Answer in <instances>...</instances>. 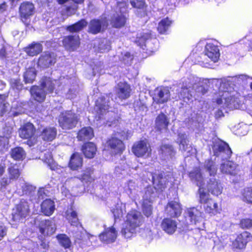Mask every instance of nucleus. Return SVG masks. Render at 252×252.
<instances>
[{"instance_id": "obj_57", "label": "nucleus", "mask_w": 252, "mask_h": 252, "mask_svg": "<svg viewBox=\"0 0 252 252\" xmlns=\"http://www.w3.org/2000/svg\"><path fill=\"white\" fill-rule=\"evenodd\" d=\"M7 52L5 46L0 49V59L3 60L7 58Z\"/></svg>"}, {"instance_id": "obj_44", "label": "nucleus", "mask_w": 252, "mask_h": 252, "mask_svg": "<svg viewBox=\"0 0 252 252\" xmlns=\"http://www.w3.org/2000/svg\"><path fill=\"white\" fill-rule=\"evenodd\" d=\"M10 180H16L21 175V171L16 164L11 163L7 168Z\"/></svg>"}, {"instance_id": "obj_49", "label": "nucleus", "mask_w": 252, "mask_h": 252, "mask_svg": "<svg viewBox=\"0 0 252 252\" xmlns=\"http://www.w3.org/2000/svg\"><path fill=\"white\" fill-rule=\"evenodd\" d=\"M242 195L243 200L252 204V186L245 188Z\"/></svg>"}, {"instance_id": "obj_14", "label": "nucleus", "mask_w": 252, "mask_h": 252, "mask_svg": "<svg viewBox=\"0 0 252 252\" xmlns=\"http://www.w3.org/2000/svg\"><path fill=\"white\" fill-rule=\"evenodd\" d=\"M252 241V234L248 231H244L237 235L233 242L232 245L234 248L241 250L245 248L247 244Z\"/></svg>"}, {"instance_id": "obj_58", "label": "nucleus", "mask_w": 252, "mask_h": 252, "mask_svg": "<svg viewBox=\"0 0 252 252\" xmlns=\"http://www.w3.org/2000/svg\"><path fill=\"white\" fill-rule=\"evenodd\" d=\"M53 159H54L53 158V157L51 155L47 154V155H45L43 159V162L47 165L49 162H50L51 161H52Z\"/></svg>"}, {"instance_id": "obj_20", "label": "nucleus", "mask_w": 252, "mask_h": 252, "mask_svg": "<svg viewBox=\"0 0 252 252\" xmlns=\"http://www.w3.org/2000/svg\"><path fill=\"white\" fill-rule=\"evenodd\" d=\"M30 93L33 100L36 102L41 103L46 99V93L40 86H32L30 89Z\"/></svg>"}, {"instance_id": "obj_32", "label": "nucleus", "mask_w": 252, "mask_h": 252, "mask_svg": "<svg viewBox=\"0 0 252 252\" xmlns=\"http://www.w3.org/2000/svg\"><path fill=\"white\" fill-rule=\"evenodd\" d=\"M205 55L214 62H216L220 57V52L218 46L213 43L207 44L205 46Z\"/></svg>"}, {"instance_id": "obj_45", "label": "nucleus", "mask_w": 252, "mask_h": 252, "mask_svg": "<svg viewBox=\"0 0 252 252\" xmlns=\"http://www.w3.org/2000/svg\"><path fill=\"white\" fill-rule=\"evenodd\" d=\"M56 238L60 245L64 249H69L71 247V242L65 234H59Z\"/></svg>"}, {"instance_id": "obj_16", "label": "nucleus", "mask_w": 252, "mask_h": 252, "mask_svg": "<svg viewBox=\"0 0 252 252\" xmlns=\"http://www.w3.org/2000/svg\"><path fill=\"white\" fill-rule=\"evenodd\" d=\"M152 180L154 188L157 191L159 192L164 190L168 183L163 171L160 172L156 176H153Z\"/></svg>"}, {"instance_id": "obj_26", "label": "nucleus", "mask_w": 252, "mask_h": 252, "mask_svg": "<svg viewBox=\"0 0 252 252\" xmlns=\"http://www.w3.org/2000/svg\"><path fill=\"white\" fill-rule=\"evenodd\" d=\"M55 210V202L51 199L47 198L44 200L40 205V211L45 216H51L54 213Z\"/></svg>"}, {"instance_id": "obj_3", "label": "nucleus", "mask_w": 252, "mask_h": 252, "mask_svg": "<svg viewBox=\"0 0 252 252\" xmlns=\"http://www.w3.org/2000/svg\"><path fill=\"white\" fill-rule=\"evenodd\" d=\"M117 134L123 135L120 132L113 133L103 144V151L108 152L112 157L121 156L126 150L124 142L117 137Z\"/></svg>"}, {"instance_id": "obj_39", "label": "nucleus", "mask_w": 252, "mask_h": 252, "mask_svg": "<svg viewBox=\"0 0 252 252\" xmlns=\"http://www.w3.org/2000/svg\"><path fill=\"white\" fill-rule=\"evenodd\" d=\"M94 169L92 167H86L82 171V173L78 177V179L83 183H92L94 181L92 177Z\"/></svg>"}, {"instance_id": "obj_46", "label": "nucleus", "mask_w": 252, "mask_h": 252, "mask_svg": "<svg viewBox=\"0 0 252 252\" xmlns=\"http://www.w3.org/2000/svg\"><path fill=\"white\" fill-rule=\"evenodd\" d=\"M36 71L32 68H29L24 75V81L26 83H32L35 79Z\"/></svg>"}, {"instance_id": "obj_13", "label": "nucleus", "mask_w": 252, "mask_h": 252, "mask_svg": "<svg viewBox=\"0 0 252 252\" xmlns=\"http://www.w3.org/2000/svg\"><path fill=\"white\" fill-rule=\"evenodd\" d=\"M170 96L169 90L164 87H158L154 91L153 102L157 104H164L169 100Z\"/></svg>"}, {"instance_id": "obj_43", "label": "nucleus", "mask_w": 252, "mask_h": 252, "mask_svg": "<svg viewBox=\"0 0 252 252\" xmlns=\"http://www.w3.org/2000/svg\"><path fill=\"white\" fill-rule=\"evenodd\" d=\"M142 211L144 216L147 218H149L152 215L153 206L152 201L151 199H144L142 204Z\"/></svg>"}, {"instance_id": "obj_50", "label": "nucleus", "mask_w": 252, "mask_h": 252, "mask_svg": "<svg viewBox=\"0 0 252 252\" xmlns=\"http://www.w3.org/2000/svg\"><path fill=\"white\" fill-rule=\"evenodd\" d=\"M239 225L243 229L252 228V219L249 218L242 219L240 220Z\"/></svg>"}, {"instance_id": "obj_8", "label": "nucleus", "mask_w": 252, "mask_h": 252, "mask_svg": "<svg viewBox=\"0 0 252 252\" xmlns=\"http://www.w3.org/2000/svg\"><path fill=\"white\" fill-rule=\"evenodd\" d=\"M108 26L106 17L94 18L90 21L88 32L95 35L102 32Z\"/></svg>"}, {"instance_id": "obj_60", "label": "nucleus", "mask_w": 252, "mask_h": 252, "mask_svg": "<svg viewBox=\"0 0 252 252\" xmlns=\"http://www.w3.org/2000/svg\"><path fill=\"white\" fill-rule=\"evenodd\" d=\"M236 100L233 98L230 99V102L229 103H227L226 105V107H228L230 109H236L237 107L235 106Z\"/></svg>"}, {"instance_id": "obj_28", "label": "nucleus", "mask_w": 252, "mask_h": 252, "mask_svg": "<svg viewBox=\"0 0 252 252\" xmlns=\"http://www.w3.org/2000/svg\"><path fill=\"white\" fill-rule=\"evenodd\" d=\"M23 50L28 56L34 57L42 52L43 46L40 43L33 41L24 48Z\"/></svg>"}, {"instance_id": "obj_7", "label": "nucleus", "mask_w": 252, "mask_h": 252, "mask_svg": "<svg viewBox=\"0 0 252 252\" xmlns=\"http://www.w3.org/2000/svg\"><path fill=\"white\" fill-rule=\"evenodd\" d=\"M131 151L137 158L149 157L151 154V148L146 139L135 142L132 146Z\"/></svg>"}, {"instance_id": "obj_62", "label": "nucleus", "mask_w": 252, "mask_h": 252, "mask_svg": "<svg viewBox=\"0 0 252 252\" xmlns=\"http://www.w3.org/2000/svg\"><path fill=\"white\" fill-rule=\"evenodd\" d=\"M208 89L206 88L203 86H200L199 87L198 92L200 93L202 95H204L208 92Z\"/></svg>"}, {"instance_id": "obj_48", "label": "nucleus", "mask_w": 252, "mask_h": 252, "mask_svg": "<svg viewBox=\"0 0 252 252\" xmlns=\"http://www.w3.org/2000/svg\"><path fill=\"white\" fill-rule=\"evenodd\" d=\"M188 214L191 221L195 223L198 221L199 217L201 216V213L195 207L189 208L188 211Z\"/></svg>"}, {"instance_id": "obj_25", "label": "nucleus", "mask_w": 252, "mask_h": 252, "mask_svg": "<svg viewBox=\"0 0 252 252\" xmlns=\"http://www.w3.org/2000/svg\"><path fill=\"white\" fill-rule=\"evenodd\" d=\"M52 225L53 224L51 220L46 219L39 222L38 228L41 235L48 236L52 235L55 231V229Z\"/></svg>"}, {"instance_id": "obj_31", "label": "nucleus", "mask_w": 252, "mask_h": 252, "mask_svg": "<svg viewBox=\"0 0 252 252\" xmlns=\"http://www.w3.org/2000/svg\"><path fill=\"white\" fill-rule=\"evenodd\" d=\"M189 177L192 181H194L196 185L200 188H204L202 186L204 184V178L199 167H195L189 173Z\"/></svg>"}, {"instance_id": "obj_15", "label": "nucleus", "mask_w": 252, "mask_h": 252, "mask_svg": "<svg viewBox=\"0 0 252 252\" xmlns=\"http://www.w3.org/2000/svg\"><path fill=\"white\" fill-rule=\"evenodd\" d=\"M18 132L19 136L22 139L30 140L34 137L36 128L32 123L27 122L20 126Z\"/></svg>"}, {"instance_id": "obj_53", "label": "nucleus", "mask_w": 252, "mask_h": 252, "mask_svg": "<svg viewBox=\"0 0 252 252\" xmlns=\"http://www.w3.org/2000/svg\"><path fill=\"white\" fill-rule=\"evenodd\" d=\"M10 84L13 90H20L23 87V84L19 78L11 80Z\"/></svg>"}, {"instance_id": "obj_41", "label": "nucleus", "mask_w": 252, "mask_h": 252, "mask_svg": "<svg viewBox=\"0 0 252 252\" xmlns=\"http://www.w3.org/2000/svg\"><path fill=\"white\" fill-rule=\"evenodd\" d=\"M130 3L133 8L142 10L143 16L147 15L148 5L145 0H131Z\"/></svg>"}, {"instance_id": "obj_11", "label": "nucleus", "mask_w": 252, "mask_h": 252, "mask_svg": "<svg viewBox=\"0 0 252 252\" xmlns=\"http://www.w3.org/2000/svg\"><path fill=\"white\" fill-rule=\"evenodd\" d=\"M57 61V55L52 52L46 51L40 56L37 64L39 66L47 68L54 65Z\"/></svg>"}, {"instance_id": "obj_9", "label": "nucleus", "mask_w": 252, "mask_h": 252, "mask_svg": "<svg viewBox=\"0 0 252 252\" xmlns=\"http://www.w3.org/2000/svg\"><path fill=\"white\" fill-rule=\"evenodd\" d=\"M117 97L121 100L128 99L131 94V88L126 81H121L115 87Z\"/></svg>"}, {"instance_id": "obj_51", "label": "nucleus", "mask_w": 252, "mask_h": 252, "mask_svg": "<svg viewBox=\"0 0 252 252\" xmlns=\"http://www.w3.org/2000/svg\"><path fill=\"white\" fill-rule=\"evenodd\" d=\"M178 136L179 140L178 143L184 151H186L188 148V144L186 134L184 133H179Z\"/></svg>"}, {"instance_id": "obj_59", "label": "nucleus", "mask_w": 252, "mask_h": 252, "mask_svg": "<svg viewBox=\"0 0 252 252\" xmlns=\"http://www.w3.org/2000/svg\"><path fill=\"white\" fill-rule=\"evenodd\" d=\"M7 230L5 227L0 225V241L6 235Z\"/></svg>"}, {"instance_id": "obj_63", "label": "nucleus", "mask_w": 252, "mask_h": 252, "mask_svg": "<svg viewBox=\"0 0 252 252\" xmlns=\"http://www.w3.org/2000/svg\"><path fill=\"white\" fill-rule=\"evenodd\" d=\"M7 6L6 3L5 1L2 2L0 4V12H3L5 11L6 10Z\"/></svg>"}, {"instance_id": "obj_21", "label": "nucleus", "mask_w": 252, "mask_h": 252, "mask_svg": "<svg viewBox=\"0 0 252 252\" xmlns=\"http://www.w3.org/2000/svg\"><path fill=\"white\" fill-rule=\"evenodd\" d=\"M94 136L93 128L90 126H84L77 133L76 138L79 141H87L91 140Z\"/></svg>"}, {"instance_id": "obj_56", "label": "nucleus", "mask_w": 252, "mask_h": 252, "mask_svg": "<svg viewBox=\"0 0 252 252\" xmlns=\"http://www.w3.org/2000/svg\"><path fill=\"white\" fill-rule=\"evenodd\" d=\"M47 166L51 170H56L58 169V165L53 159L50 162L47 164Z\"/></svg>"}, {"instance_id": "obj_10", "label": "nucleus", "mask_w": 252, "mask_h": 252, "mask_svg": "<svg viewBox=\"0 0 252 252\" xmlns=\"http://www.w3.org/2000/svg\"><path fill=\"white\" fill-rule=\"evenodd\" d=\"M62 42L66 50L73 52L79 47L80 38L78 35H68L63 36Z\"/></svg>"}, {"instance_id": "obj_6", "label": "nucleus", "mask_w": 252, "mask_h": 252, "mask_svg": "<svg viewBox=\"0 0 252 252\" xmlns=\"http://www.w3.org/2000/svg\"><path fill=\"white\" fill-rule=\"evenodd\" d=\"M19 17L21 21L26 26L30 25L28 20L35 13V7L33 3L31 1H25L21 3L19 7Z\"/></svg>"}, {"instance_id": "obj_17", "label": "nucleus", "mask_w": 252, "mask_h": 252, "mask_svg": "<svg viewBox=\"0 0 252 252\" xmlns=\"http://www.w3.org/2000/svg\"><path fill=\"white\" fill-rule=\"evenodd\" d=\"M100 241L106 244H110L115 241L117 237V232L115 228L112 226L105 228L98 235Z\"/></svg>"}, {"instance_id": "obj_23", "label": "nucleus", "mask_w": 252, "mask_h": 252, "mask_svg": "<svg viewBox=\"0 0 252 252\" xmlns=\"http://www.w3.org/2000/svg\"><path fill=\"white\" fill-rule=\"evenodd\" d=\"M126 20L127 18L124 13H116L111 16L110 23L112 28L120 29L126 25Z\"/></svg>"}, {"instance_id": "obj_40", "label": "nucleus", "mask_w": 252, "mask_h": 252, "mask_svg": "<svg viewBox=\"0 0 252 252\" xmlns=\"http://www.w3.org/2000/svg\"><path fill=\"white\" fill-rule=\"evenodd\" d=\"M172 24V21L167 17L158 23L157 30L160 34H165Z\"/></svg>"}, {"instance_id": "obj_33", "label": "nucleus", "mask_w": 252, "mask_h": 252, "mask_svg": "<svg viewBox=\"0 0 252 252\" xmlns=\"http://www.w3.org/2000/svg\"><path fill=\"white\" fill-rule=\"evenodd\" d=\"M215 147L214 153L215 156H219L220 153H223L226 155L227 158H230L232 152L227 143L220 142L215 145Z\"/></svg>"}, {"instance_id": "obj_64", "label": "nucleus", "mask_w": 252, "mask_h": 252, "mask_svg": "<svg viewBox=\"0 0 252 252\" xmlns=\"http://www.w3.org/2000/svg\"><path fill=\"white\" fill-rule=\"evenodd\" d=\"M5 170V163L0 164V177L4 173Z\"/></svg>"}, {"instance_id": "obj_35", "label": "nucleus", "mask_w": 252, "mask_h": 252, "mask_svg": "<svg viewBox=\"0 0 252 252\" xmlns=\"http://www.w3.org/2000/svg\"><path fill=\"white\" fill-rule=\"evenodd\" d=\"M88 25V22L85 19H81L76 23L66 26L65 29L71 33L79 32Z\"/></svg>"}, {"instance_id": "obj_4", "label": "nucleus", "mask_w": 252, "mask_h": 252, "mask_svg": "<svg viewBox=\"0 0 252 252\" xmlns=\"http://www.w3.org/2000/svg\"><path fill=\"white\" fill-rule=\"evenodd\" d=\"M78 115L72 110H65L60 113L58 117L59 126L63 130L75 128L79 122Z\"/></svg>"}, {"instance_id": "obj_29", "label": "nucleus", "mask_w": 252, "mask_h": 252, "mask_svg": "<svg viewBox=\"0 0 252 252\" xmlns=\"http://www.w3.org/2000/svg\"><path fill=\"white\" fill-rule=\"evenodd\" d=\"M169 124L167 117L163 112H160L155 120V128L157 131L167 130Z\"/></svg>"}, {"instance_id": "obj_61", "label": "nucleus", "mask_w": 252, "mask_h": 252, "mask_svg": "<svg viewBox=\"0 0 252 252\" xmlns=\"http://www.w3.org/2000/svg\"><path fill=\"white\" fill-rule=\"evenodd\" d=\"M224 116L222 111L221 109L217 110L215 113V117L216 119L220 118Z\"/></svg>"}, {"instance_id": "obj_19", "label": "nucleus", "mask_w": 252, "mask_h": 252, "mask_svg": "<svg viewBox=\"0 0 252 252\" xmlns=\"http://www.w3.org/2000/svg\"><path fill=\"white\" fill-rule=\"evenodd\" d=\"M83 158L78 152L73 153L70 156L67 166L72 171H77L82 168Z\"/></svg>"}, {"instance_id": "obj_36", "label": "nucleus", "mask_w": 252, "mask_h": 252, "mask_svg": "<svg viewBox=\"0 0 252 252\" xmlns=\"http://www.w3.org/2000/svg\"><path fill=\"white\" fill-rule=\"evenodd\" d=\"M10 157L16 161H22L26 157V153L24 149L19 146L12 148L10 151Z\"/></svg>"}, {"instance_id": "obj_38", "label": "nucleus", "mask_w": 252, "mask_h": 252, "mask_svg": "<svg viewBox=\"0 0 252 252\" xmlns=\"http://www.w3.org/2000/svg\"><path fill=\"white\" fill-rule=\"evenodd\" d=\"M89 237L86 233L80 232L75 236L74 244L78 247L83 248L89 245Z\"/></svg>"}, {"instance_id": "obj_42", "label": "nucleus", "mask_w": 252, "mask_h": 252, "mask_svg": "<svg viewBox=\"0 0 252 252\" xmlns=\"http://www.w3.org/2000/svg\"><path fill=\"white\" fill-rule=\"evenodd\" d=\"M204 167L209 172L210 176L214 177L217 175L218 168L215 162L211 158L205 160Z\"/></svg>"}, {"instance_id": "obj_22", "label": "nucleus", "mask_w": 252, "mask_h": 252, "mask_svg": "<svg viewBox=\"0 0 252 252\" xmlns=\"http://www.w3.org/2000/svg\"><path fill=\"white\" fill-rule=\"evenodd\" d=\"M165 209L171 217L177 218L182 213L181 205L178 201L171 200L167 203Z\"/></svg>"}, {"instance_id": "obj_47", "label": "nucleus", "mask_w": 252, "mask_h": 252, "mask_svg": "<svg viewBox=\"0 0 252 252\" xmlns=\"http://www.w3.org/2000/svg\"><path fill=\"white\" fill-rule=\"evenodd\" d=\"M161 153L165 156H172L175 154V150L172 145L162 144L160 146Z\"/></svg>"}, {"instance_id": "obj_52", "label": "nucleus", "mask_w": 252, "mask_h": 252, "mask_svg": "<svg viewBox=\"0 0 252 252\" xmlns=\"http://www.w3.org/2000/svg\"><path fill=\"white\" fill-rule=\"evenodd\" d=\"M68 221L71 225L76 226L78 225L79 221L77 217V213L75 211H71L70 214Z\"/></svg>"}, {"instance_id": "obj_27", "label": "nucleus", "mask_w": 252, "mask_h": 252, "mask_svg": "<svg viewBox=\"0 0 252 252\" xmlns=\"http://www.w3.org/2000/svg\"><path fill=\"white\" fill-rule=\"evenodd\" d=\"M162 229L168 234H173L177 227L176 220L169 218H164L160 224Z\"/></svg>"}, {"instance_id": "obj_55", "label": "nucleus", "mask_w": 252, "mask_h": 252, "mask_svg": "<svg viewBox=\"0 0 252 252\" xmlns=\"http://www.w3.org/2000/svg\"><path fill=\"white\" fill-rule=\"evenodd\" d=\"M7 103L1 102L0 103V116H2L7 111Z\"/></svg>"}, {"instance_id": "obj_18", "label": "nucleus", "mask_w": 252, "mask_h": 252, "mask_svg": "<svg viewBox=\"0 0 252 252\" xmlns=\"http://www.w3.org/2000/svg\"><path fill=\"white\" fill-rule=\"evenodd\" d=\"M57 129L55 126H47L44 127L39 132V136L45 142H52L57 135Z\"/></svg>"}, {"instance_id": "obj_12", "label": "nucleus", "mask_w": 252, "mask_h": 252, "mask_svg": "<svg viewBox=\"0 0 252 252\" xmlns=\"http://www.w3.org/2000/svg\"><path fill=\"white\" fill-rule=\"evenodd\" d=\"M207 192L211 193L213 195L218 196L220 195L223 190V186L221 182L215 178H211L207 182Z\"/></svg>"}, {"instance_id": "obj_24", "label": "nucleus", "mask_w": 252, "mask_h": 252, "mask_svg": "<svg viewBox=\"0 0 252 252\" xmlns=\"http://www.w3.org/2000/svg\"><path fill=\"white\" fill-rule=\"evenodd\" d=\"M81 150L86 158L91 159L96 155L97 147L94 142L88 141L83 143Z\"/></svg>"}, {"instance_id": "obj_2", "label": "nucleus", "mask_w": 252, "mask_h": 252, "mask_svg": "<svg viewBox=\"0 0 252 252\" xmlns=\"http://www.w3.org/2000/svg\"><path fill=\"white\" fill-rule=\"evenodd\" d=\"M198 202L203 205L204 211L206 214L212 217L220 214L221 211L220 205L217 201L210 197V194L207 192L204 188L198 189Z\"/></svg>"}, {"instance_id": "obj_54", "label": "nucleus", "mask_w": 252, "mask_h": 252, "mask_svg": "<svg viewBox=\"0 0 252 252\" xmlns=\"http://www.w3.org/2000/svg\"><path fill=\"white\" fill-rule=\"evenodd\" d=\"M10 180L6 177H3L0 181V189L2 190L6 188V187L10 183Z\"/></svg>"}, {"instance_id": "obj_34", "label": "nucleus", "mask_w": 252, "mask_h": 252, "mask_svg": "<svg viewBox=\"0 0 252 252\" xmlns=\"http://www.w3.org/2000/svg\"><path fill=\"white\" fill-rule=\"evenodd\" d=\"M40 87L43 90L45 89H46L45 92L46 94H52L55 89V85L53 81L50 77L47 76L42 77L40 81Z\"/></svg>"}, {"instance_id": "obj_1", "label": "nucleus", "mask_w": 252, "mask_h": 252, "mask_svg": "<svg viewBox=\"0 0 252 252\" xmlns=\"http://www.w3.org/2000/svg\"><path fill=\"white\" fill-rule=\"evenodd\" d=\"M140 216V213L136 209H131L127 213L121 230V233L125 238H130L136 233V229L141 224Z\"/></svg>"}, {"instance_id": "obj_30", "label": "nucleus", "mask_w": 252, "mask_h": 252, "mask_svg": "<svg viewBox=\"0 0 252 252\" xmlns=\"http://www.w3.org/2000/svg\"><path fill=\"white\" fill-rule=\"evenodd\" d=\"M109 103V101L106 100L104 96L99 97L95 103L97 113L99 115H103L108 112L110 108Z\"/></svg>"}, {"instance_id": "obj_5", "label": "nucleus", "mask_w": 252, "mask_h": 252, "mask_svg": "<svg viewBox=\"0 0 252 252\" xmlns=\"http://www.w3.org/2000/svg\"><path fill=\"white\" fill-rule=\"evenodd\" d=\"M12 214L13 221H20L25 219L30 214V208L28 202L24 200H21L13 209Z\"/></svg>"}, {"instance_id": "obj_37", "label": "nucleus", "mask_w": 252, "mask_h": 252, "mask_svg": "<svg viewBox=\"0 0 252 252\" xmlns=\"http://www.w3.org/2000/svg\"><path fill=\"white\" fill-rule=\"evenodd\" d=\"M238 165L234 162L228 160L225 163H222L220 165V170L223 173L235 175L236 174Z\"/></svg>"}]
</instances>
